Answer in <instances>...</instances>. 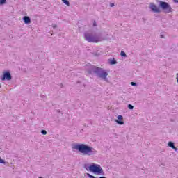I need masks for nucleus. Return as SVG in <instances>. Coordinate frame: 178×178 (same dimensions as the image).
Returning a JSON list of instances; mask_svg holds the SVG:
<instances>
[{
    "instance_id": "1",
    "label": "nucleus",
    "mask_w": 178,
    "mask_h": 178,
    "mask_svg": "<svg viewBox=\"0 0 178 178\" xmlns=\"http://www.w3.org/2000/svg\"><path fill=\"white\" fill-rule=\"evenodd\" d=\"M72 149H76L79 151L81 154L83 155H87L88 156H92L97 154V150L94 147L87 145L84 143L79 144L76 143L72 145Z\"/></svg>"
},
{
    "instance_id": "2",
    "label": "nucleus",
    "mask_w": 178,
    "mask_h": 178,
    "mask_svg": "<svg viewBox=\"0 0 178 178\" xmlns=\"http://www.w3.org/2000/svg\"><path fill=\"white\" fill-rule=\"evenodd\" d=\"M88 72L89 74H92V73H95V74H97V76H98L99 79H102V80H104V81H108V73L102 68L92 65Z\"/></svg>"
},
{
    "instance_id": "3",
    "label": "nucleus",
    "mask_w": 178,
    "mask_h": 178,
    "mask_svg": "<svg viewBox=\"0 0 178 178\" xmlns=\"http://www.w3.org/2000/svg\"><path fill=\"white\" fill-rule=\"evenodd\" d=\"M84 39L88 42H99V41H102L101 36L94 33H86L84 34Z\"/></svg>"
},
{
    "instance_id": "4",
    "label": "nucleus",
    "mask_w": 178,
    "mask_h": 178,
    "mask_svg": "<svg viewBox=\"0 0 178 178\" xmlns=\"http://www.w3.org/2000/svg\"><path fill=\"white\" fill-rule=\"evenodd\" d=\"M88 169L90 172L97 173V175H102V173H104V170H102L101 165L98 164L93 163L88 167Z\"/></svg>"
},
{
    "instance_id": "5",
    "label": "nucleus",
    "mask_w": 178,
    "mask_h": 178,
    "mask_svg": "<svg viewBox=\"0 0 178 178\" xmlns=\"http://www.w3.org/2000/svg\"><path fill=\"white\" fill-rule=\"evenodd\" d=\"M159 6L164 11V13H172L173 12V9L172 6L168 2L165 1H160Z\"/></svg>"
},
{
    "instance_id": "6",
    "label": "nucleus",
    "mask_w": 178,
    "mask_h": 178,
    "mask_svg": "<svg viewBox=\"0 0 178 178\" xmlns=\"http://www.w3.org/2000/svg\"><path fill=\"white\" fill-rule=\"evenodd\" d=\"M5 80H7V81H10V80H12V75L10 74V72L9 71L3 72L1 81H5Z\"/></svg>"
},
{
    "instance_id": "7",
    "label": "nucleus",
    "mask_w": 178,
    "mask_h": 178,
    "mask_svg": "<svg viewBox=\"0 0 178 178\" xmlns=\"http://www.w3.org/2000/svg\"><path fill=\"white\" fill-rule=\"evenodd\" d=\"M149 9L152 12H154V13H161V9L155 4V3H149Z\"/></svg>"
},
{
    "instance_id": "8",
    "label": "nucleus",
    "mask_w": 178,
    "mask_h": 178,
    "mask_svg": "<svg viewBox=\"0 0 178 178\" xmlns=\"http://www.w3.org/2000/svg\"><path fill=\"white\" fill-rule=\"evenodd\" d=\"M117 119L118 120H115V122H116L118 124H124V122L122 121L123 117L122 115H118Z\"/></svg>"
},
{
    "instance_id": "9",
    "label": "nucleus",
    "mask_w": 178,
    "mask_h": 178,
    "mask_svg": "<svg viewBox=\"0 0 178 178\" xmlns=\"http://www.w3.org/2000/svg\"><path fill=\"white\" fill-rule=\"evenodd\" d=\"M22 20H24L25 24H30V23H31V19L29 16L23 17Z\"/></svg>"
},
{
    "instance_id": "10",
    "label": "nucleus",
    "mask_w": 178,
    "mask_h": 178,
    "mask_svg": "<svg viewBox=\"0 0 178 178\" xmlns=\"http://www.w3.org/2000/svg\"><path fill=\"white\" fill-rule=\"evenodd\" d=\"M108 63L110 65H116V63H118V61H116V60H115V58L109 59L108 60Z\"/></svg>"
},
{
    "instance_id": "11",
    "label": "nucleus",
    "mask_w": 178,
    "mask_h": 178,
    "mask_svg": "<svg viewBox=\"0 0 178 178\" xmlns=\"http://www.w3.org/2000/svg\"><path fill=\"white\" fill-rule=\"evenodd\" d=\"M168 145L172 149L175 147V143L172 141L168 142Z\"/></svg>"
},
{
    "instance_id": "12",
    "label": "nucleus",
    "mask_w": 178,
    "mask_h": 178,
    "mask_svg": "<svg viewBox=\"0 0 178 178\" xmlns=\"http://www.w3.org/2000/svg\"><path fill=\"white\" fill-rule=\"evenodd\" d=\"M62 2L65 3V5H67V6H70V3L67 0H62Z\"/></svg>"
},
{
    "instance_id": "13",
    "label": "nucleus",
    "mask_w": 178,
    "mask_h": 178,
    "mask_svg": "<svg viewBox=\"0 0 178 178\" xmlns=\"http://www.w3.org/2000/svg\"><path fill=\"white\" fill-rule=\"evenodd\" d=\"M120 55H121V56H123L124 58L127 56L126 55V52H124V51H121Z\"/></svg>"
},
{
    "instance_id": "14",
    "label": "nucleus",
    "mask_w": 178,
    "mask_h": 178,
    "mask_svg": "<svg viewBox=\"0 0 178 178\" xmlns=\"http://www.w3.org/2000/svg\"><path fill=\"white\" fill-rule=\"evenodd\" d=\"M6 3V0H0V6L1 5H5Z\"/></svg>"
},
{
    "instance_id": "15",
    "label": "nucleus",
    "mask_w": 178,
    "mask_h": 178,
    "mask_svg": "<svg viewBox=\"0 0 178 178\" xmlns=\"http://www.w3.org/2000/svg\"><path fill=\"white\" fill-rule=\"evenodd\" d=\"M41 134H43V136H47V131L45 129L42 130Z\"/></svg>"
},
{
    "instance_id": "16",
    "label": "nucleus",
    "mask_w": 178,
    "mask_h": 178,
    "mask_svg": "<svg viewBox=\"0 0 178 178\" xmlns=\"http://www.w3.org/2000/svg\"><path fill=\"white\" fill-rule=\"evenodd\" d=\"M128 108L130 109V110H133L134 109V106L131 104H128Z\"/></svg>"
},
{
    "instance_id": "17",
    "label": "nucleus",
    "mask_w": 178,
    "mask_h": 178,
    "mask_svg": "<svg viewBox=\"0 0 178 178\" xmlns=\"http://www.w3.org/2000/svg\"><path fill=\"white\" fill-rule=\"evenodd\" d=\"M131 86H134V87H136V86H137V83L136 82H131Z\"/></svg>"
},
{
    "instance_id": "18",
    "label": "nucleus",
    "mask_w": 178,
    "mask_h": 178,
    "mask_svg": "<svg viewBox=\"0 0 178 178\" xmlns=\"http://www.w3.org/2000/svg\"><path fill=\"white\" fill-rule=\"evenodd\" d=\"M88 177H90V178H95V177H94L93 175H91V174H88Z\"/></svg>"
},
{
    "instance_id": "19",
    "label": "nucleus",
    "mask_w": 178,
    "mask_h": 178,
    "mask_svg": "<svg viewBox=\"0 0 178 178\" xmlns=\"http://www.w3.org/2000/svg\"><path fill=\"white\" fill-rule=\"evenodd\" d=\"M0 163H5V161L0 157Z\"/></svg>"
},
{
    "instance_id": "20",
    "label": "nucleus",
    "mask_w": 178,
    "mask_h": 178,
    "mask_svg": "<svg viewBox=\"0 0 178 178\" xmlns=\"http://www.w3.org/2000/svg\"><path fill=\"white\" fill-rule=\"evenodd\" d=\"M172 149H174L175 151H176V152H177V151H178L177 147H175V146H174V147H172Z\"/></svg>"
},
{
    "instance_id": "21",
    "label": "nucleus",
    "mask_w": 178,
    "mask_h": 178,
    "mask_svg": "<svg viewBox=\"0 0 178 178\" xmlns=\"http://www.w3.org/2000/svg\"><path fill=\"white\" fill-rule=\"evenodd\" d=\"M110 6H111V8H113V6H115V4L113 3H110Z\"/></svg>"
},
{
    "instance_id": "22",
    "label": "nucleus",
    "mask_w": 178,
    "mask_h": 178,
    "mask_svg": "<svg viewBox=\"0 0 178 178\" xmlns=\"http://www.w3.org/2000/svg\"><path fill=\"white\" fill-rule=\"evenodd\" d=\"M93 26H94V27L97 26V22H95L93 23Z\"/></svg>"
},
{
    "instance_id": "23",
    "label": "nucleus",
    "mask_w": 178,
    "mask_h": 178,
    "mask_svg": "<svg viewBox=\"0 0 178 178\" xmlns=\"http://www.w3.org/2000/svg\"><path fill=\"white\" fill-rule=\"evenodd\" d=\"M175 3H178V0H173Z\"/></svg>"
},
{
    "instance_id": "24",
    "label": "nucleus",
    "mask_w": 178,
    "mask_h": 178,
    "mask_svg": "<svg viewBox=\"0 0 178 178\" xmlns=\"http://www.w3.org/2000/svg\"><path fill=\"white\" fill-rule=\"evenodd\" d=\"M57 26L55 24V25H53V29H56Z\"/></svg>"
},
{
    "instance_id": "25",
    "label": "nucleus",
    "mask_w": 178,
    "mask_h": 178,
    "mask_svg": "<svg viewBox=\"0 0 178 178\" xmlns=\"http://www.w3.org/2000/svg\"><path fill=\"white\" fill-rule=\"evenodd\" d=\"M177 83H178V73L177 74Z\"/></svg>"
},
{
    "instance_id": "26",
    "label": "nucleus",
    "mask_w": 178,
    "mask_h": 178,
    "mask_svg": "<svg viewBox=\"0 0 178 178\" xmlns=\"http://www.w3.org/2000/svg\"><path fill=\"white\" fill-rule=\"evenodd\" d=\"M160 38H164L163 35H161Z\"/></svg>"
}]
</instances>
